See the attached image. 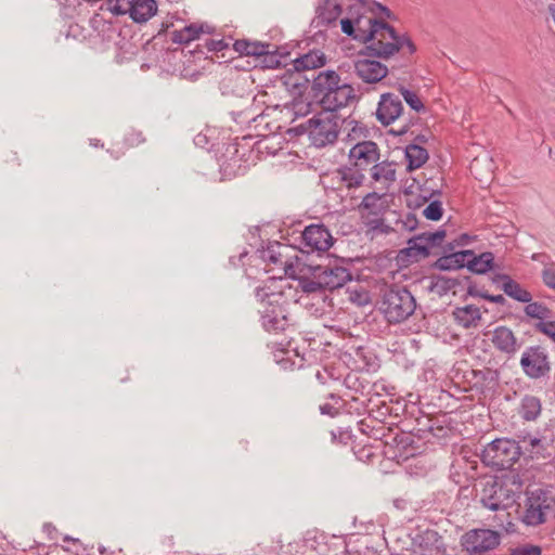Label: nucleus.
Returning <instances> with one entry per match:
<instances>
[{
	"mask_svg": "<svg viewBox=\"0 0 555 555\" xmlns=\"http://www.w3.org/2000/svg\"><path fill=\"white\" fill-rule=\"evenodd\" d=\"M367 29L363 35L354 36L356 40L366 43L360 55H369L387 60L404 47L410 54L416 51V47L408 35H399L396 29L384 21L366 18Z\"/></svg>",
	"mask_w": 555,
	"mask_h": 555,
	"instance_id": "obj_1",
	"label": "nucleus"
},
{
	"mask_svg": "<svg viewBox=\"0 0 555 555\" xmlns=\"http://www.w3.org/2000/svg\"><path fill=\"white\" fill-rule=\"evenodd\" d=\"M312 91L325 112L334 113L357 100L354 88L333 69L312 75Z\"/></svg>",
	"mask_w": 555,
	"mask_h": 555,
	"instance_id": "obj_2",
	"label": "nucleus"
},
{
	"mask_svg": "<svg viewBox=\"0 0 555 555\" xmlns=\"http://www.w3.org/2000/svg\"><path fill=\"white\" fill-rule=\"evenodd\" d=\"M378 309L392 324L408 320L416 309L414 296L403 286H391L382 291Z\"/></svg>",
	"mask_w": 555,
	"mask_h": 555,
	"instance_id": "obj_3",
	"label": "nucleus"
},
{
	"mask_svg": "<svg viewBox=\"0 0 555 555\" xmlns=\"http://www.w3.org/2000/svg\"><path fill=\"white\" fill-rule=\"evenodd\" d=\"M346 120L340 119L333 113H321L307 121L296 126L294 131L297 134L307 133L312 145L324 147L335 143L340 131V126Z\"/></svg>",
	"mask_w": 555,
	"mask_h": 555,
	"instance_id": "obj_4",
	"label": "nucleus"
},
{
	"mask_svg": "<svg viewBox=\"0 0 555 555\" xmlns=\"http://www.w3.org/2000/svg\"><path fill=\"white\" fill-rule=\"evenodd\" d=\"M515 483L495 478L482 482L480 491V503L483 507L496 512L511 507L516 501L517 491Z\"/></svg>",
	"mask_w": 555,
	"mask_h": 555,
	"instance_id": "obj_5",
	"label": "nucleus"
},
{
	"mask_svg": "<svg viewBox=\"0 0 555 555\" xmlns=\"http://www.w3.org/2000/svg\"><path fill=\"white\" fill-rule=\"evenodd\" d=\"M521 454L519 444L512 439L500 438L488 443L481 452V461L496 469H509Z\"/></svg>",
	"mask_w": 555,
	"mask_h": 555,
	"instance_id": "obj_6",
	"label": "nucleus"
},
{
	"mask_svg": "<svg viewBox=\"0 0 555 555\" xmlns=\"http://www.w3.org/2000/svg\"><path fill=\"white\" fill-rule=\"evenodd\" d=\"M554 505L555 499L550 490L538 488L527 491L520 519L526 526L537 527L546 521L547 514Z\"/></svg>",
	"mask_w": 555,
	"mask_h": 555,
	"instance_id": "obj_7",
	"label": "nucleus"
},
{
	"mask_svg": "<svg viewBox=\"0 0 555 555\" xmlns=\"http://www.w3.org/2000/svg\"><path fill=\"white\" fill-rule=\"evenodd\" d=\"M343 262V260L336 259L327 264H318L311 268L312 276L321 278L324 289L334 291L340 288L352 280L350 270Z\"/></svg>",
	"mask_w": 555,
	"mask_h": 555,
	"instance_id": "obj_8",
	"label": "nucleus"
},
{
	"mask_svg": "<svg viewBox=\"0 0 555 555\" xmlns=\"http://www.w3.org/2000/svg\"><path fill=\"white\" fill-rule=\"evenodd\" d=\"M446 231L442 229L436 232H423L408 240V247L400 253L405 254L412 261H418L429 256L430 248L440 246L446 237Z\"/></svg>",
	"mask_w": 555,
	"mask_h": 555,
	"instance_id": "obj_9",
	"label": "nucleus"
},
{
	"mask_svg": "<svg viewBox=\"0 0 555 555\" xmlns=\"http://www.w3.org/2000/svg\"><path fill=\"white\" fill-rule=\"evenodd\" d=\"M520 366L524 373L532 379L546 376L551 371L548 356L541 346H530L521 354Z\"/></svg>",
	"mask_w": 555,
	"mask_h": 555,
	"instance_id": "obj_10",
	"label": "nucleus"
},
{
	"mask_svg": "<svg viewBox=\"0 0 555 555\" xmlns=\"http://www.w3.org/2000/svg\"><path fill=\"white\" fill-rule=\"evenodd\" d=\"M261 325L268 333L279 334L285 332L291 325L288 311L283 304L269 300L260 310Z\"/></svg>",
	"mask_w": 555,
	"mask_h": 555,
	"instance_id": "obj_11",
	"label": "nucleus"
},
{
	"mask_svg": "<svg viewBox=\"0 0 555 555\" xmlns=\"http://www.w3.org/2000/svg\"><path fill=\"white\" fill-rule=\"evenodd\" d=\"M463 546L469 555H482L500 544V534L490 529H475L465 533Z\"/></svg>",
	"mask_w": 555,
	"mask_h": 555,
	"instance_id": "obj_12",
	"label": "nucleus"
},
{
	"mask_svg": "<svg viewBox=\"0 0 555 555\" xmlns=\"http://www.w3.org/2000/svg\"><path fill=\"white\" fill-rule=\"evenodd\" d=\"M302 251H326L334 243L330 230L324 224H309L301 232Z\"/></svg>",
	"mask_w": 555,
	"mask_h": 555,
	"instance_id": "obj_13",
	"label": "nucleus"
},
{
	"mask_svg": "<svg viewBox=\"0 0 555 555\" xmlns=\"http://www.w3.org/2000/svg\"><path fill=\"white\" fill-rule=\"evenodd\" d=\"M378 145L373 141H362L354 144L349 151V159L359 170L371 169L379 160Z\"/></svg>",
	"mask_w": 555,
	"mask_h": 555,
	"instance_id": "obj_14",
	"label": "nucleus"
},
{
	"mask_svg": "<svg viewBox=\"0 0 555 555\" xmlns=\"http://www.w3.org/2000/svg\"><path fill=\"white\" fill-rule=\"evenodd\" d=\"M491 344L495 350L512 359L522 347V341L515 335L512 328L500 325L491 332Z\"/></svg>",
	"mask_w": 555,
	"mask_h": 555,
	"instance_id": "obj_15",
	"label": "nucleus"
},
{
	"mask_svg": "<svg viewBox=\"0 0 555 555\" xmlns=\"http://www.w3.org/2000/svg\"><path fill=\"white\" fill-rule=\"evenodd\" d=\"M356 76L365 83H377L388 74L386 65L376 60L359 59L354 62Z\"/></svg>",
	"mask_w": 555,
	"mask_h": 555,
	"instance_id": "obj_16",
	"label": "nucleus"
},
{
	"mask_svg": "<svg viewBox=\"0 0 555 555\" xmlns=\"http://www.w3.org/2000/svg\"><path fill=\"white\" fill-rule=\"evenodd\" d=\"M402 111L403 105L399 96L384 93L378 102L376 117L382 125L388 126L400 117Z\"/></svg>",
	"mask_w": 555,
	"mask_h": 555,
	"instance_id": "obj_17",
	"label": "nucleus"
},
{
	"mask_svg": "<svg viewBox=\"0 0 555 555\" xmlns=\"http://www.w3.org/2000/svg\"><path fill=\"white\" fill-rule=\"evenodd\" d=\"M371 179L378 183L382 190H388L397 180L396 164L393 162H376L370 169Z\"/></svg>",
	"mask_w": 555,
	"mask_h": 555,
	"instance_id": "obj_18",
	"label": "nucleus"
},
{
	"mask_svg": "<svg viewBox=\"0 0 555 555\" xmlns=\"http://www.w3.org/2000/svg\"><path fill=\"white\" fill-rule=\"evenodd\" d=\"M237 152L236 144H230L227 147V154L221 156L220 170L223 176L231 178L245 172L246 166L242 165V157L236 156Z\"/></svg>",
	"mask_w": 555,
	"mask_h": 555,
	"instance_id": "obj_19",
	"label": "nucleus"
},
{
	"mask_svg": "<svg viewBox=\"0 0 555 555\" xmlns=\"http://www.w3.org/2000/svg\"><path fill=\"white\" fill-rule=\"evenodd\" d=\"M335 179L339 183L337 188L339 191L346 189L348 192H351L363 184L365 176L361 170L351 166L339 168L335 172Z\"/></svg>",
	"mask_w": 555,
	"mask_h": 555,
	"instance_id": "obj_20",
	"label": "nucleus"
},
{
	"mask_svg": "<svg viewBox=\"0 0 555 555\" xmlns=\"http://www.w3.org/2000/svg\"><path fill=\"white\" fill-rule=\"evenodd\" d=\"M270 43H263L261 41H250L247 39L235 40L233 48L236 52L249 56H269L271 54ZM271 62L279 63L274 55H270Z\"/></svg>",
	"mask_w": 555,
	"mask_h": 555,
	"instance_id": "obj_21",
	"label": "nucleus"
},
{
	"mask_svg": "<svg viewBox=\"0 0 555 555\" xmlns=\"http://www.w3.org/2000/svg\"><path fill=\"white\" fill-rule=\"evenodd\" d=\"M496 282H502V291L504 294H506L508 297L513 298L516 301L519 302H529L532 300V295L529 291L524 288L518 282L513 280L507 274H498Z\"/></svg>",
	"mask_w": 555,
	"mask_h": 555,
	"instance_id": "obj_22",
	"label": "nucleus"
},
{
	"mask_svg": "<svg viewBox=\"0 0 555 555\" xmlns=\"http://www.w3.org/2000/svg\"><path fill=\"white\" fill-rule=\"evenodd\" d=\"M341 14V7L334 0H325L317 9V16L314 23L317 27H327L335 24Z\"/></svg>",
	"mask_w": 555,
	"mask_h": 555,
	"instance_id": "obj_23",
	"label": "nucleus"
},
{
	"mask_svg": "<svg viewBox=\"0 0 555 555\" xmlns=\"http://www.w3.org/2000/svg\"><path fill=\"white\" fill-rule=\"evenodd\" d=\"M473 256V250H460L449 255L441 256L435 262V268L441 271L457 270L466 267V261Z\"/></svg>",
	"mask_w": 555,
	"mask_h": 555,
	"instance_id": "obj_24",
	"label": "nucleus"
},
{
	"mask_svg": "<svg viewBox=\"0 0 555 555\" xmlns=\"http://www.w3.org/2000/svg\"><path fill=\"white\" fill-rule=\"evenodd\" d=\"M156 12L157 4L155 0H138L133 1L127 14L130 15L133 22L144 23L154 16Z\"/></svg>",
	"mask_w": 555,
	"mask_h": 555,
	"instance_id": "obj_25",
	"label": "nucleus"
},
{
	"mask_svg": "<svg viewBox=\"0 0 555 555\" xmlns=\"http://www.w3.org/2000/svg\"><path fill=\"white\" fill-rule=\"evenodd\" d=\"M326 62V57L322 52L313 51L309 52L301 57L297 59L294 62V67L297 70L296 74V81L294 82V86H298V79L300 77V72L306 69H315L320 66H323Z\"/></svg>",
	"mask_w": 555,
	"mask_h": 555,
	"instance_id": "obj_26",
	"label": "nucleus"
},
{
	"mask_svg": "<svg viewBox=\"0 0 555 555\" xmlns=\"http://www.w3.org/2000/svg\"><path fill=\"white\" fill-rule=\"evenodd\" d=\"M453 314L457 324L465 328L476 327L481 320L480 309L475 305L459 307Z\"/></svg>",
	"mask_w": 555,
	"mask_h": 555,
	"instance_id": "obj_27",
	"label": "nucleus"
},
{
	"mask_svg": "<svg viewBox=\"0 0 555 555\" xmlns=\"http://www.w3.org/2000/svg\"><path fill=\"white\" fill-rule=\"evenodd\" d=\"M494 255L491 251H485L480 255H476L473 251V256H469L466 261V268L476 274H485L493 268Z\"/></svg>",
	"mask_w": 555,
	"mask_h": 555,
	"instance_id": "obj_28",
	"label": "nucleus"
},
{
	"mask_svg": "<svg viewBox=\"0 0 555 555\" xmlns=\"http://www.w3.org/2000/svg\"><path fill=\"white\" fill-rule=\"evenodd\" d=\"M405 158L408 160V171H413L421 168L427 162L428 152L420 145L409 144L405 147Z\"/></svg>",
	"mask_w": 555,
	"mask_h": 555,
	"instance_id": "obj_29",
	"label": "nucleus"
},
{
	"mask_svg": "<svg viewBox=\"0 0 555 555\" xmlns=\"http://www.w3.org/2000/svg\"><path fill=\"white\" fill-rule=\"evenodd\" d=\"M541 401L538 397L526 395L521 399L519 414L528 422L535 421L541 414Z\"/></svg>",
	"mask_w": 555,
	"mask_h": 555,
	"instance_id": "obj_30",
	"label": "nucleus"
},
{
	"mask_svg": "<svg viewBox=\"0 0 555 555\" xmlns=\"http://www.w3.org/2000/svg\"><path fill=\"white\" fill-rule=\"evenodd\" d=\"M202 33H204L203 26L191 24L185 26L183 29L175 30L171 35V40L175 43L188 44L191 41L198 39Z\"/></svg>",
	"mask_w": 555,
	"mask_h": 555,
	"instance_id": "obj_31",
	"label": "nucleus"
},
{
	"mask_svg": "<svg viewBox=\"0 0 555 555\" xmlns=\"http://www.w3.org/2000/svg\"><path fill=\"white\" fill-rule=\"evenodd\" d=\"M527 306L525 307L524 311L527 317L531 319H538L540 321H545V319L550 318L552 314V311L550 308L546 307L543 302L539 301H529L526 302Z\"/></svg>",
	"mask_w": 555,
	"mask_h": 555,
	"instance_id": "obj_32",
	"label": "nucleus"
},
{
	"mask_svg": "<svg viewBox=\"0 0 555 555\" xmlns=\"http://www.w3.org/2000/svg\"><path fill=\"white\" fill-rule=\"evenodd\" d=\"M359 207L370 214L378 215L382 210V195L376 192L367 193Z\"/></svg>",
	"mask_w": 555,
	"mask_h": 555,
	"instance_id": "obj_33",
	"label": "nucleus"
},
{
	"mask_svg": "<svg viewBox=\"0 0 555 555\" xmlns=\"http://www.w3.org/2000/svg\"><path fill=\"white\" fill-rule=\"evenodd\" d=\"M287 246L283 245L279 242L271 243L266 250L262 251V258L268 260L273 264H283V249H286Z\"/></svg>",
	"mask_w": 555,
	"mask_h": 555,
	"instance_id": "obj_34",
	"label": "nucleus"
},
{
	"mask_svg": "<svg viewBox=\"0 0 555 555\" xmlns=\"http://www.w3.org/2000/svg\"><path fill=\"white\" fill-rule=\"evenodd\" d=\"M362 20H357L356 23L349 18H344L340 21L341 31L348 36L363 35V31L366 29H362Z\"/></svg>",
	"mask_w": 555,
	"mask_h": 555,
	"instance_id": "obj_35",
	"label": "nucleus"
},
{
	"mask_svg": "<svg viewBox=\"0 0 555 555\" xmlns=\"http://www.w3.org/2000/svg\"><path fill=\"white\" fill-rule=\"evenodd\" d=\"M400 92L406 102V104L414 109L415 112L424 111V104L416 92L405 89L403 87L400 88Z\"/></svg>",
	"mask_w": 555,
	"mask_h": 555,
	"instance_id": "obj_36",
	"label": "nucleus"
},
{
	"mask_svg": "<svg viewBox=\"0 0 555 555\" xmlns=\"http://www.w3.org/2000/svg\"><path fill=\"white\" fill-rule=\"evenodd\" d=\"M443 215V208L440 201L436 199L430 202L427 207L423 210V216L427 220L438 221Z\"/></svg>",
	"mask_w": 555,
	"mask_h": 555,
	"instance_id": "obj_37",
	"label": "nucleus"
},
{
	"mask_svg": "<svg viewBox=\"0 0 555 555\" xmlns=\"http://www.w3.org/2000/svg\"><path fill=\"white\" fill-rule=\"evenodd\" d=\"M299 285L304 293L311 294L324 289L321 278L313 276V279H302Z\"/></svg>",
	"mask_w": 555,
	"mask_h": 555,
	"instance_id": "obj_38",
	"label": "nucleus"
},
{
	"mask_svg": "<svg viewBox=\"0 0 555 555\" xmlns=\"http://www.w3.org/2000/svg\"><path fill=\"white\" fill-rule=\"evenodd\" d=\"M542 550L539 545L533 544H520L514 548L509 550L508 555H541Z\"/></svg>",
	"mask_w": 555,
	"mask_h": 555,
	"instance_id": "obj_39",
	"label": "nucleus"
},
{
	"mask_svg": "<svg viewBox=\"0 0 555 555\" xmlns=\"http://www.w3.org/2000/svg\"><path fill=\"white\" fill-rule=\"evenodd\" d=\"M125 144L129 147H134L145 142L143 132L137 129H130L124 138Z\"/></svg>",
	"mask_w": 555,
	"mask_h": 555,
	"instance_id": "obj_40",
	"label": "nucleus"
},
{
	"mask_svg": "<svg viewBox=\"0 0 555 555\" xmlns=\"http://www.w3.org/2000/svg\"><path fill=\"white\" fill-rule=\"evenodd\" d=\"M541 279L545 286L555 291V263L545 266L541 271Z\"/></svg>",
	"mask_w": 555,
	"mask_h": 555,
	"instance_id": "obj_41",
	"label": "nucleus"
},
{
	"mask_svg": "<svg viewBox=\"0 0 555 555\" xmlns=\"http://www.w3.org/2000/svg\"><path fill=\"white\" fill-rule=\"evenodd\" d=\"M455 285H456L455 280L448 279V278H444V276H439L434 282L431 288H437L438 292L441 294V293L449 292L450 289L455 287Z\"/></svg>",
	"mask_w": 555,
	"mask_h": 555,
	"instance_id": "obj_42",
	"label": "nucleus"
},
{
	"mask_svg": "<svg viewBox=\"0 0 555 555\" xmlns=\"http://www.w3.org/2000/svg\"><path fill=\"white\" fill-rule=\"evenodd\" d=\"M535 330L555 341V320L554 321H540L535 324Z\"/></svg>",
	"mask_w": 555,
	"mask_h": 555,
	"instance_id": "obj_43",
	"label": "nucleus"
},
{
	"mask_svg": "<svg viewBox=\"0 0 555 555\" xmlns=\"http://www.w3.org/2000/svg\"><path fill=\"white\" fill-rule=\"evenodd\" d=\"M205 47L210 52H220L229 47V42L224 39H205Z\"/></svg>",
	"mask_w": 555,
	"mask_h": 555,
	"instance_id": "obj_44",
	"label": "nucleus"
},
{
	"mask_svg": "<svg viewBox=\"0 0 555 555\" xmlns=\"http://www.w3.org/2000/svg\"><path fill=\"white\" fill-rule=\"evenodd\" d=\"M470 241L472 237L468 234L463 233L459 237H456L452 243L449 244V249L452 250L456 246H466L470 243Z\"/></svg>",
	"mask_w": 555,
	"mask_h": 555,
	"instance_id": "obj_45",
	"label": "nucleus"
},
{
	"mask_svg": "<svg viewBox=\"0 0 555 555\" xmlns=\"http://www.w3.org/2000/svg\"><path fill=\"white\" fill-rule=\"evenodd\" d=\"M417 223L418 221L413 214H408L405 219L402 220V227L408 231H413L417 227Z\"/></svg>",
	"mask_w": 555,
	"mask_h": 555,
	"instance_id": "obj_46",
	"label": "nucleus"
},
{
	"mask_svg": "<svg viewBox=\"0 0 555 555\" xmlns=\"http://www.w3.org/2000/svg\"><path fill=\"white\" fill-rule=\"evenodd\" d=\"M319 409H320L321 414L330 415L332 417L338 415V413H339L338 409L333 406L330 403L321 404Z\"/></svg>",
	"mask_w": 555,
	"mask_h": 555,
	"instance_id": "obj_47",
	"label": "nucleus"
},
{
	"mask_svg": "<svg viewBox=\"0 0 555 555\" xmlns=\"http://www.w3.org/2000/svg\"><path fill=\"white\" fill-rule=\"evenodd\" d=\"M331 436H332V440L335 442V441H339V442H346L347 439L350 438V435L348 431H344V430H338V434L334 430L331 431Z\"/></svg>",
	"mask_w": 555,
	"mask_h": 555,
	"instance_id": "obj_48",
	"label": "nucleus"
},
{
	"mask_svg": "<svg viewBox=\"0 0 555 555\" xmlns=\"http://www.w3.org/2000/svg\"><path fill=\"white\" fill-rule=\"evenodd\" d=\"M522 442L531 447V451L538 448L541 444V439L538 437H524Z\"/></svg>",
	"mask_w": 555,
	"mask_h": 555,
	"instance_id": "obj_49",
	"label": "nucleus"
},
{
	"mask_svg": "<svg viewBox=\"0 0 555 555\" xmlns=\"http://www.w3.org/2000/svg\"><path fill=\"white\" fill-rule=\"evenodd\" d=\"M467 293L470 295V296H478V297H481L486 300H488V297H491V294L487 293V292H480V291H477L475 287L473 286H469L468 287V291Z\"/></svg>",
	"mask_w": 555,
	"mask_h": 555,
	"instance_id": "obj_50",
	"label": "nucleus"
},
{
	"mask_svg": "<svg viewBox=\"0 0 555 555\" xmlns=\"http://www.w3.org/2000/svg\"><path fill=\"white\" fill-rule=\"evenodd\" d=\"M374 5L377 8V10L386 17V18H392L393 15L391 13V11L383 5L382 3H378V2H374Z\"/></svg>",
	"mask_w": 555,
	"mask_h": 555,
	"instance_id": "obj_51",
	"label": "nucleus"
},
{
	"mask_svg": "<svg viewBox=\"0 0 555 555\" xmlns=\"http://www.w3.org/2000/svg\"><path fill=\"white\" fill-rule=\"evenodd\" d=\"M409 440H410V437L405 434H403L401 436L397 435L396 437H393V442H396L397 446L402 444L403 447H405L409 444Z\"/></svg>",
	"mask_w": 555,
	"mask_h": 555,
	"instance_id": "obj_52",
	"label": "nucleus"
},
{
	"mask_svg": "<svg viewBox=\"0 0 555 555\" xmlns=\"http://www.w3.org/2000/svg\"><path fill=\"white\" fill-rule=\"evenodd\" d=\"M488 301L494 302L498 305H504L506 302V299L503 295H491V297H488Z\"/></svg>",
	"mask_w": 555,
	"mask_h": 555,
	"instance_id": "obj_53",
	"label": "nucleus"
},
{
	"mask_svg": "<svg viewBox=\"0 0 555 555\" xmlns=\"http://www.w3.org/2000/svg\"><path fill=\"white\" fill-rule=\"evenodd\" d=\"M194 143L195 145L203 147L207 143V137L205 134L199 133L195 137Z\"/></svg>",
	"mask_w": 555,
	"mask_h": 555,
	"instance_id": "obj_54",
	"label": "nucleus"
},
{
	"mask_svg": "<svg viewBox=\"0 0 555 555\" xmlns=\"http://www.w3.org/2000/svg\"><path fill=\"white\" fill-rule=\"evenodd\" d=\"M409 130V125L408 124H404L403 126H401L398 130H391L392 133L397 134V135H401V134H404L406 133Z\"/></svg>",
	"mask_w": 555,
	"mask_h": 555,
	"instance_id": "obj_55",
	"label": "nucleus"
},
{
	"mask_svg": "<svg viewBox=\"0 0 555 555\" xmlns=\"http://www.w3.org/2000/svg\"><path fill=\"white\" fill-rule=\"evenodd\" d=\"M548 12H550V14H551V16L553 18L554 24H555V4L554 3H551L548 5Z\"/></svg>",
	"mask_w": 555,
	"mask_h": 555,
	"instance_id": "obj_56",
	"label": "nucleus"
},
{
	"mask_svg": "<svg viewBox=\"0 0 555 555\" xmlns=\"http://www.w3.org/2000/svg\"><path fill=\"white\" fill-rule=\"evenodd\" d=\"M90 144L94 147H103V144L101 143V141L99 139H90Z\"/></svg>",
	"mask_w": 555,
	"mask_h": 555,
	"instance_id": "obj_57",
	"label": "nucleus"
},
{
	"mask_svg": "<svg viewBox=\"0 0 555 555\" xmlns=\"http://www.w3.org/2000/svg\"><path fill=\"white\" fill-rule=\"evenodd\" d=\"M541 258H548L546 255L543 254H533L532 259L533 260H540Z\"/></svg>",
	"mask_w": 555,
	"mask_h": 555,
	"instance_id": "obj_58",
	"label": "nucleus"
},
{
	"mask_svg": "<svg viewBox=\"0 0 555 555\" xmlns=\"http://www.w3.org/2000/svg\"><path fill=\"white\" fill-rule=\"evenodd\" d=\"M115 158H118V155L116 153H111Z\"/></svg>",
	"mask_w": 555,
	"mask_h": 555,
	"instance_id": "obj_59",
	"label": "nucleus"
},
{
	"mask_svg": "<svg viewBox=\"0 0 555 555\" xmlns=\"http://www.w3.org/2000/svg\"><path fill=\"white\" fill-rule=\"evenodd\" d=\"M115 158H118V155L116 153H111Z\"/></svg>",
	"mask_w": 555,
	"mask_h": 555,
	"instance_id": "obj_60",
	"label": "nucleus"
}]
</instances>
